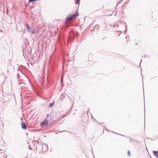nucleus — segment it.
<instances>
[{
    "instance_id": "1",
    "label": "nucleus",
    "mask_w": 158,
    "mask_h": 158,
    "mask_svg": "<svg viewBox=\"0 0 158 158\" xmlns=\"http://www.w3.org/2000/svg\"><path fill=\"white\" fill-rule=\"evenodd\" d=\"M78 16V14L77 13H76L75 15H69L66 17V20L67 22L70 21L71 20L75 18L76 16Z\"/></svg>"
},
{
    "instance_id": "2",
    "label": "nucleus",
    "mask_w": 158,
    "mask_h": 158,
    "mask_svg": "<svg viewBox=\"0 0 158 158\" xmlns=\"http://www.w3.org/2000/svg\"><path fill=\"white\" fill-rule=\"evenodd\" d=\"M48 120L46 119L41 123V125L42 126H46L48 124Z\"/></svg>"
},
{
    "instance_id": "3",
    "label": "nucleus",
    "mask_w": 158,
    "mask_h": 158,
    "mask_svg": "<svg viewBox=\"0 0 158 158\" xmlns=\"http://www.w3.org/2000/svg\"><path fill=\"white\" fill-rule=\"evenodd\" d=\"M21 125L23 129H27V126L24 122H22L21 123Z\"/></svg>"
},
{
    "instance_id": "4",
    "label": "nucleus",
    "mask_w": 158,
    "mask_h": 158,
    "mask_svg": "<svg viewBox=\"0 0 158 158\" xmlns=\"http://www.w3.org/2000/svg\"><path fill=\"white\" fill-rule=\"evenodd\" d=\"M28 28L29 31L33 33H35V31L31 27H28Z\"/></svg>"
},
{
    "instance_id": "5",
    "label": "nucleus",
    "mask_w": 158,
    "mask_h": 158,
    "mask_svg": "<svg viewBox=\"0 0 158 158\" xmlns=\"http://www.w3.org/2000/svg\"><path fill=\"white\" fill-rule=\"evenodd\" d=\"M153 153L154 155L158 157V151H153Z\"/></svg>"
},
{
    "instance_id": "6",
    "label": "nucleus",
    "mask_w": 158,
    "mask_h": 158,
    "mask_svg": "<svg viewBox=\"0 0 158 158\" xmlns=\"http://www.w3.org/2000/svg\"><path fill=\"white\" fill-rule=\"evenodd\" d=\"M54 102H53L52 103H51L50 104V105H49L50 107H52V106L54 105Z\"/></svg>"
},
{
    "instance_id": "7",
    "label": "nucleus",
    "mask_w": 158,
    "mask_h": 158,
    "mask_svg": "<svg viewBox=\"0 0 158 158\" xmlns=\"http://www.w3.org/2000/svg\"><path fill=\"white\" fill-rule=\"evenodd\" d=\"M127 154L129 156H131L130 152L129 151H128Z\"/></svg>"
},
{
    "instance_id": "8",
    "label": "nucleus",
    "mask_w": 158,
    "mask_h": 158,
    "mask_svg": "<svg viewBox=\"0 0 158 158\" xmlns=\"http://www.w3.org/2000/svg\"><path fill=\"white\" fill-rule=\"evenodd\" d=\"M79 1H80V0H77L76 4H78Z\"/></svg>"
},
{
    "instance_id": "9",
    "label": "nucleus",
    "mask_w": 158,
    "mask_h": 158,
    "mask_svg": "<svg viewBox=\"0 0 158 158\" xmlns=\"http://www.w3.org/2000/svg\"><path fill=\"white\" fill-rule=\"evenodd\" d=\"M49 114H48L47 115V117H48L49 116Z\"/></svg>"
},
{
    "instance_id": "10",
    "label": "nucleus",
    "mask_w": 158,
    "mask_h": 158,
    "mask_svg": "<svg viewBox=\"0 0 158 158\" xmlns=\"http://www.w3.org/2000/svg\"><path fill=\"white\" fill-rule=\"evenodd\" d=\"M127 37H127V36H126V39H127Z\"/></svg>"
},
{
    "instance_id": "11",
    "label": "nucleus",
    "mask_w": 158,
    "mask_h": 158,
    "mask_svg": "<svg viewBox=\"0 0 158 158\" xmlns=\"http://www.w3.org/2000/svg\"><path fill=\"white\" fill-rule=\"evenodd\" d=\"M136 45H137V44H138L136 43Z\"/></svg>"
}]
</instances>
